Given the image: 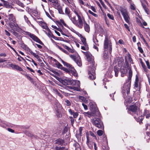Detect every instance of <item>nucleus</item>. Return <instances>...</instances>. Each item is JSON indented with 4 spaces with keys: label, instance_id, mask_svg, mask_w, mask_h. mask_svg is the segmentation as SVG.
Instances as JSON below:
<instances>
[{
    "label": "nucleus",
    "instance_id": "f257e3e1",
    "mask_svg": "<svg viewBox=\"0 0 150 150\" xmlns=\"http://www.w3.org/2000/svg\"><path fill=\"white\" fill-rule=\"evenodd\" d=\"M59 81L61 83L66 86L65 88L67 89H69L78 91H79V87L76 86V81L67 78L64 80L61 79Z\"/></svg>",
    "mask_w": 150,
    "mask_h": 150
},
{
    "label": "nucleus",
    "instance_id": "f03ea898",
    "mask_svg": "<svg viewBox=\"0 0 150 150\" xmlns=\"http://www.w3.org/2000/svg\"><path fill=\"white\" fill-rule=\"evenodd\" d=\"M73 11L78 17V20H76L75 17H72L71 15V17L69 18L74 25L79 28L81 29L83 27V19L79 15L80 12L75 10Z\"/></svg>",
    "mask_w": 150,
    "mask_h": 150
},
{
    "label": "nucleus",
    "instance_id": "7ed1b4c3",
    "mask_svg": "<svg viewBox=\"0 0 150 150\" xmlns=\"http://www.w3.org/2000/svg\"><path fill=\"white\" fill-rule=\"evenodd\" d=\"M131 85L127 84V83H124L122 89V93L123 94V98L125 99V101L124 103L126 106L127 105V104L131 103V101L127 98H125L126 92L127 95L130 93V89Z\"/></svg>",
    "mask_w": 150,
    "mask_h": 150
},
{
    "label": "nucleus",
    "instance_id": "20e7f679",
    "mask_svg": "<svg viewBox=\"0 0 150 150\" xmlns=\"http://www.w3.org/2000/svg\"><path fill=\"white\" fill-rule=\"evenodd\" d=\"M138 105H139L140 104L137 102L134 104L130 105L127 108L128 113L132 116L137 114L138 110L139 109L138 107Z\"/></svg>",
    "mask_w": 150,
    "mask_h": 150
},
{
    "label": "nucleus",
    "instance_id": "39448f33",
    "mask_svg": "<svg viewBox=\"0 0 150 150\" xmlns=\"http://www.w3.org/2000/svg\"><path fill=\"white\" fill-rule=\"evenodd\" d=\"M92 123L96 127L100 129H103L104 126L103 122L100 118H96L93 119L92 120Z\"/></svg>",
    "mask_w": 150,
    "mask_h": 150
},
{
    "label": "nucleus",
    "instance_id": "423d86ee",
    "mask_svg": "<svg viewBox=\"0 0 150 150\" xmlns=\"http://www.w3.org/2000/svg\"><path fill=\"white\" fill-rule=\"evenodd\" d=\"M88 78L91 80H93L96 78L95 69L93 66L90 67L88 69Z\"/></svg>",
    "mask_w": 150,
    "mask_h": 150
},
{
    "label": "nucleus",
    "instance_id": "0eeeda50",
    "mask_svg": "<svg viewBox=\"0 0 150 150\" xmlns=\"http://www.w3.org/2000/svg\"><path fill=\"white\" fill-rule=\"evenodd\" d=\"M25 34L29 35L34 41L38 42L40 44L44 45V44L42 42L37 36L34 34L30 33L28 32H25Z\"/></svg>",
    "mask_w": 150,
    "mask_h": 150
},
{
    "label": "nucleus",
    "instance_id": "6e6552de",
    "mask_svg": "<svg viewBox=\"0 0 150 150\" xmlns=\"http://www.w3.org/2000/svg\"><path fill=\"white\" fill-rule=\"evenodd\" d=\"M142 79L141 78H139L137 75H136V78L134 83V88H135L137 87L139 88V91L140 90L141 88V82Z\"/></svg>",
    "mask_w": 150,
    "mask_h": 150
},
{
    "label": "nucleus",
    "instance_id": "1a4fd4ad",
    "mask_svg": "<svg viewBox=\"0 0 150 150\" xmlns=\"http://www.w3.org/2000/svg\"><path fill=\"white\" fill-rule=\"evenodd\" d=\"M70 57L80 67L82 65L81 58L80 56H75L73 55H70Z\"/></svg>",
    "mask_w": 150,
    "mask_h": 150
},
{
    "label": "nucleus",
    "instance_id": "9d476101",
    "mask_svg": "<svg viewBox=\"0 0 150 150\" xmlns=\"http://www.w3.org/2000/svg\"><path fill=\"white\" fill-rule=\"evenodd\" d=\"M9 25L11 29V31L16 30L17 32L20 31V28L15 22H10L9 23Z\"/></svg>",
    "mask_w": 150,
    "mask_h": 150
},
{
    "label": "nucleus",
    "instance_id": "9b49d317",
    "mask_svg": "<svg viewBox=\"0 0 150 150\" xmlns=\"http://www.w3.org/2000/svg\"><path fill=\"white\" fill-rule=\"evenodd\" d=\"M10 67H11L13 69H16L17 70L21 71L20 73L22 74H27L25 71L23 70L20 67L17 65L11 64H9Z\"/></svg>",
    "mask_w": 150,
    "mask_h": 150
},
{
    "label": "nucleus",
    "instance_id": "f8f14e48",
    "mask_svg": "<svg viewBox=\"0 0 150 150\" xmlns=\"http://www.w3.org/2000/svg\"><path fill=\"white\" fill-rule=\"evenodd\" d=\"M127 69L125 66V64L122 65L120 67V71L121 73V76L122 77H124L127 72Z\"/></svg>",
    "mask_w": 150,
    "mask_h": 150
},
{
    "label": "nucleus",
    "instance_id": "ddd939ff",
    "mask_svg": "<svg viewBox=\"0 0 150 150\" xmlns=\"http://www.w3.org/2000/svg\"><path fill=\"white\" fill-rule=\"evenodd\" d=\"M48 2H50V5L54 8L57 7L60 5L59 0H48Z\"/></svg>",
    "mask_w": 150,
    "mask_h": 150
},
{
    "label": "nucleus",
    "instance_id": "4468645a",
    "mask_svg": "<svg viewBox=\"0 0 150 150\" xmlns=\"http://www.w3.org/2000/svg\"><path fill=\"white\" fill-rule=\"evenodd\" d=\"M132 72L131 69H129V75L128 76V78L126 81L125 83L127 84L131 85L132 78Z\"/></svg>",
    "mask_w": 150,
    "mask_h": 150
},
{
    "label": "nucleus",
    "instance_id": "2eb2a0df",
    "mask_svg": "<svg viewBox=\"0 0 150 150\" xmlns=\"http://www.w3.org/2000/svg\"><path fill=\"white\" fill-rule=\"evenodd\" d=\"M86 137L87 139V141L86 142V144L89 148L90 149H91L93 148V142H91L90 141V138L89 137V134L87 132L86 133Z\"/></svg>",
    "mask_w": 150,
    "mask_h": 150
},
{
    "label": "nucleus",
    "instance_id": "dca6fc26",
    "mask_svg": "<svg viewBox=\"0 0 150 150\" xmlns=\"http://www.w3.org/2000/svg\"><path fill=\"white\" fill-rule=\"evenodd\" d=\"M83 24H84V28L85 30L89 33L90 31V27L89 24L86 22L84 18L82 17Z\"/></svg>",
    "mask_w": 150,
    "mask_h": 150
},
{
    "label": "nucleus",
    "instance_id": "f3484780",
    "mask_svg": "<svg viewBox=\"0 0 150 150\" xmlns=\"http://www.w3.org/2000/svg\"><path fill=\"white\" fill-rule=\"evenodd\" d=\"M116 60L117 61L118 66L120 67L123 64H125L124 62V59L123 57L118 56L116 58Z\"/></svg>",
    "mask_w": 150,
    "mask_h": 150
},
{
    "label": "nucleus",
    "instance_id": "a211bd4d",
    "mask_svg": "<svg viewBox=\"0 0 150 150\" xmlns=\"http://www.w3.org/2000/svg\"><path fill=\"white\" fill-rule=\"evenodd\" d=\"M51 59H52L54 62H55V64L56 65V67L58 68L61 70L63 67V66L56 59L53 58L52 57H51Z\"/></svg>",
    "mask_w": 150,
    "mask_h": 150
},
{
    "label": "nucleus",
    "instance_id": "6ab92c4d",
    "mask_svg": "<svg viewBox=\"0 0 150 150\" xmlns=\"http://www.w3.org/2000/svg\"><path fill=\"white\" fill-rule=\"evenodd\" d=\"M80 36L81 40L82 42L83 43V44L86 47L87 49L88 50L89 47L88 45H87L86 42V38L82 35H81Z\"/></svg>",
    "mask_w": 150,
    "mask_h": 150
},
{
    "label": "nucleus",
    "instance_id": "aec40b11",
    "mask_svg": "<svg viewBox=\"0 0 150 150\" xmlns=\"http://www.w3.org/2000/svg\"><path fill=\"white\" fill-rule=\"evenodd\" d=\"M136 115H137V117H136V116L134 117V118L138 122H139L140 124H141V123H142V121L144 119V117H143L142 115L140 116L139 115L138 116L137 113Z\"/></svg>",
    "mask_w": 150,
    "mask_h": 150
},
{
    "label": "nucleus",
    "instance_id": "412c9836",
    "mask_svg": "<svg viewBox=\"0 0 150 150\" xmlns=\"http://www.w3.org/2000/svg\"><path fill=\"white\" fill-rule=\"evenodd\" d=\"M55 144L62 146L64 143V140L63 139L59 138L57 139L55 141Z\"/></svg>",
    "mask_w": 150,
    "mask_h": 150
},
{
    "label": "nucleus",
    "instance_id": "4be33fe9",
    "mask_svg": "<svg viewBox=\"0 0 150 150\" xmlns=\"http://www.w3.org/2000/svg\"><path fill=\"white\" fill-rule=\"evenodd\" d=\"M68 111L70 115H73V117L74 118H76L79 115V113L78 112H74L73 110H72L71 109H69Z\"/></svg>",
    "mask_w": 150,
    "mask_h": 150
},
{
    "label": "nucleus",
    "instance_id": "5701e85b",
    "mask_svg": "<svg viewBox=\"0 0 150 150\" xmlns=\"http://www.w3.org/2000/svg\"><path fill=\"white\" fill-rule=\"evenodd\" d=\"M142 115L144 117V116H145L146 118L149 119L150 117V111L146 109H145Z\"/></svg>",
    "mask_w": 150,
    "mask_h": 150
},
{
    "label": "nucleus",
    "instance_id": "b1692460",
    "mask_svg": "<svg viewBox=\"0 0 150 150\" xmlns=\"http://www.w3.org/2000/svg\"><path fill=\"white\" fill-rule=\"evenodd\" d=\"M83 127H80L79 129V133H76V136L78 139H80L82 135V131L83 130Z\"/></svg>",
    "mask_w": 150,
    "mask_h": 150
},
{
    "label": "nucleus",
    "instance_id": "393cba45",
    "mask_svg": "<svg viewBox=\"0 0 150 150\" xmlns=\"http://www.w3.org/2000/svg\"><path fill=\"white\" fill-rule=\"evenodd\" d=\"M60 61L63 64L64 66L67 67V68H68L69 69H70L71 68L73 67V66L71 64L64 61L61 59H60Z\"/></svg>",
    "mask_w": 150,
    "mask_h": 150
},
{
    "label": "nucleus",
    "instance_id": "a878e982",
    "mask_svg": "<svg viewBox=\"0 0 150 150\" xmlns=\"http://www.w3.org/2000/svg\"><path fill=\"white\" fill-rule=\"evenodd\" d=\"M60 61L63 64L64 66L67 67V68H68L69 69H70L71 68L73 67V66L71 64L64 61L61 59H60Z\"/></svg>",
    "mask_w": 150,
    "mask_h": 150
},
{
    "label": "nucleus",
    "instance_id": "bb28decb",
    "mask_svg": "<svg viewBox=\"0 0 150 150\" xmlns=\"http://www.w3.org/2000/svg\"><path fill=\"white\" fill-rule=\"evenodd\" d=\"M108 36H105L104 41V49H107L108 46Z\"/></svg>",
    "mask_w": 150,
    "mask_h": 150
},
{
    "label": "nucleus",
    "instance_id": "cd10ccee",
    "mask_svg": "<svg viewBox=\"0 0 150 150\" xmlns=\"http://www.w3.org/2000/svg\"><path fill=\"white\" fill-rule=\"evenodd\" d=\"M69 69L70 71V74L71 73L72 75L75 76H77V73L76 71L73 66Z\"/></svg>",
    "mask_w": 150,
    "mask_h": 150
},
{
    "label": "nucleus",
    "instance_id": "c85d7f7f",
    "mask_svg": "<svg viewBox=\"0 0 150 150\" xmlns=\"http://www.w3.org/2000/svg\"><path fill=\"white\" fill-rule=\"evenodd\" d=\"M120 70V68H119L117 65L114 67V71L115 73V76L116 77H117L118 73Z\"/></svg>",
    "mask_w": 150,
    "mask_h": 150
},
{
    "label": "nucleus",
    "instance_id": "c756f323",
    "mask_svg": "<svg viewBox=\"0 0 150 150\" xmlns=\"http://www.w3.org/2000/svg\"><path fill=\"white\" fill-rule=\"evenodd\" d=\"M65 14L67 15L69 18H70L71 17V12L68 8L67 7L65 8Z\"/></svg>",
    "mask_w": 150,
    "mask_h": 150
},
{
    "label": "nucleus",
    "instance_id": "7c9ffc66",
    "mask_svg": "<svg viewBox=\"0 0 150 150\" xmlns=\"http://www.w3.org/2000/svg\"><path fill=\"white\" fill-rule=\"evenodd\" d=\"M120 10L122 15L128 13L127 10L123 7L120 6Z\"/></svg>",
    "mask_w": 150,
    "mask_h": 150
},
{
    "label": "nucleus",
    "instance_id": "2f4dec72",
    "mask_svg": "<svg viewBox=\"0 0 150 150\" xmlns=\"http://www.w3.org/2000/svg\"><path fill=\"white\" fill-rule=\"evenodd\" d=\"M62 45L64 47L67 49L69 52L71 53H74V50L72 49L69 48V47L65 45L64 44H62Z\"/></svg>",
    "mask_w": 150,
    "mask_h": 150
},
{
    "label": "nucleus",
    "instance_id": "473e14b6",
    "mask_svg": "<svg viewBox=\"0 0 150 150\" xmlns=\"http://www.w3.org/2000/svg\"><path fill=\"white\" fill-rule=\"evenodd\" d=\"M55 8L57 9L58 10L59 13V14H64V12L63 11L62 7L60 5L59 6H58L57 7Z\"/></svg>",
    "mask_w": 150,
    "mask_h": 150
},
{
    "label": "nucleus",
    "instance_id": "72a5a7b5",
    "mask_svg": "<svg viewBox=\"0 0 150 150\" xmlns=\"http://www.w3.org/2000/svg\"><path fill=\"white\" fill-rule=\"evenodd\" d=\"M83 52L85 55L86 57L87 61L89 62L91 61L92 59V57H91V56H90L89 53L87 52Z\"/></svg>",
    "mask_w": 150,
    "mask_h": 150
},
{
    "label": "nucleus",
    "instance_id": "f704fd0d",
    "mask_svg": "<svg viewBox=\"0 0 150 150\" xmlns=\"http://www.w3.org/2000/svg\"><path fill=\"white\" fill-rule=\"evenodd\" d=\"M125 21L128 23L129 24L130 22L129 21V18L128 15V13L125 15H122Z\"/></svg>",
    "mask_w": 150,
    "mask_h": 150
},
{
    "label": "nucleus",
    "instance_id": "c9c22d12",
    "mask_svg": "<svg viewBox=\"0 0 150 150\" xmlns=\"http://www.w3.org/2000/svg\"><path fill=\"white\" fill-rule=\"evenodd\" d=\"M48 32H47L45 30H44V32L49 37V38H52V37L53 35L52 33L51 32L49 28L47 30Z\"/></svg>",
    "mask_w": 150,
    "mask_h": 150
},
{
    "label": "nucleus",
    "instance_id": "e433bc0d",
    "mask_svg": "<svg viewBox=\"0 0 150 150\" xmlns=\"http://www.w3.org/2000/svg\"><path fill=\"white\" fill-rule=\"evenodd\" d=\"M137 45L138 46V49L139 52L142 54H143V55H144V52L142 48L141 47V44L139 42L137 43Z\"/></svg>",
    "mask_w": 150,
    "mask_h": 150
},
{
    "label": "nucleus",
    "instance_id": "4c0bfd02",
    "mask_svg": "<svg viewBox=\"0 0 150 150\" xmlns=\"http://www.w3.org/2000/svg\"><path fill=\"white\" fill-rule=\"evenodd\" d=\"M28 49L29 52L32 55H33L37 59H40L39 56L38 55L35 53L33 52L30 50L29 48H28Z\"/></svg>",
    "mask_w": 150,
    "mask_h": 150
},
{
    "label": "nucleus",
    "instance_id": "58836bf2",
    "mask_svg": "<svg viewBox=\"0 0 150 150\" xmlns=\"http://www.w3.org/2000/svg\"><path fill=\"white\" fill-rule=\"evenodd\" d=\"M57 22L60 25H62L63 27V26L61 24V23H62L63 25H64L65 27L69 28L68 26L65 23L63 19L60 20V22H59V21H57Z\"/></svg>",
    "mask_w": 150,
    "mask_h": 150
},
{
    "label": "nucleus",
    "instance_id": "ea45409f",
    "mask_svg": "<svg viewBox=\"0 0 150 150\" xmlns=\"http://www.w3.org/2000/svg\"><path fill=\"white\" fill-rule=\"evenodd\" d=\"M56 46L57 48H58L59 50H60L62 52H64V53L67 54H69V53L67 51L64 50V49L63 48H62L61 47L59 46L56 44Z\"/></svg>",
    "mask_w": 150,
    "mask_h": 150
},
{
    "label": "nucleus",
    "instance_id": "a19ab883",
    "mask_svg": "<svg viewBox=\"0 0 150 150\" xmlns=\"http://www.w3.org/2000/svg\"><path fill=\"white\" fill-rule=\"evenodd\" d=\"M145 139L147 142L148 143L150 140V133L149 132H146V135H145Z\"/></svg>",
    "mask_w": 150,
    "mask_h": 150
},
{
    "label": "nucleus",
    "instance_id": "79ce46f5",
    "mask_svg": "<svg viewBox=\"0 0 150 150\" xmlns=\"http://www.w3.org/2000/svg\"><path fill=\"white\" fill-rule=\"evenodd\" d=\"M56 115L58 118L61 117H62V114L61 112L60 111L59 109H56Z\"/></svg>",
    "mask_w": 150,
    "mask_h": 150
},
{
    "label": "nucleus",
    "instance_id": "37998d69",
    "mask_svg": "<svg viewBox=\"0 0 150 150\" xmlns=\"http://www.w3.org/2000/svg\"><path fill=\"white\" fill-rule=\"evenodd\" d=\"M8 16V19L10 21H12V22H15V18L13 14H9Z\"/></svg>",
    "mask_w": 150,
    "mask_h": 150
},
{
    "label": "nucleus",
    "instance_id": "c03bdc74",
    "mask_svg": "<svg viewBox=\"0 0 150 150\" xmlns=\"http://www.w3.org/2000/svg\"><path fill=\"white\" fill-rule=\"evenodd\" d=\"M16 30L11 31V32L14 35H15L17 38L19 39L21 38V36L19 35V34L16 32Z\"/></svg>",
    "mask_w": 150,
    "mask_h": 150
},
{
    "label": "nucleus",
    "instance_id": "a18cd8bd",
    "mask_svg": "<svg viewBox=\"0 0 150 150\" xmlns=\"http://www.w3.org/2000/svg\"><path fill=\"white\" fill-rule=\"evenodd\" d=\"M40 24L42 28L45 29L46 30L49 28L45 23L41 22Z\"/></svg>",
    "mask_w": 150,
    "mask_h": 150
},
{
    "label": "nucleus",
    "instance_id": "49530a36",
    "mask_svg": "<svg viewBox=\"0 0 150 150\" xmlns=\"http://www.w3.org/2000/svg\"><path fill=\"white\" fill-rule=\"evenodd\" d=\"M20 45L21 46V47L23 48V49L25 50H27L28 47H27V46L25 45L23 42V41H21L20 43Z\"/></svg>",
    "mask_w": 150,
    "mask_h": 150
},
{
    "label": "nucleus",
    "instance_id": "de8ad7c7",
    "mask_svg": "<svg viewBox=\"0 0 150 150\" xmlns=\"http://www.w3.org/2000/svg\"><path fill=\"white\" fill-rule=\"evenodd\" d=\"M140 63L141 64L142 66V67L144 71L145 72H147L148 70L146 68V66L144 63V62L142 61L141 60L140 61Z\"/></svg>",
    "mask_w": 150,
    "mask_h": 150
},
{
    "label": "nucleus",
    "instance_id": "09e8293b",
    "mask_svg": "<svg viewBox=\"0 0 150 150\" xmlns=\"http://www.w3.org/2000/svg\"><path fill=\"white\" fill-rule=\"evenodd\" d=\"M22 74L23 75L25 76L27 79L31 82H33V79L31 77L29 76L27 74L23 73Z\"/></svg>",
    "mask_w": 150,
    "mask_h": 150
},
{
    "label": "nucleus",
    "instance_id": "8fccbe9b",
    "mask_svg": "<svg viewBox=\"0 0 150 150\" xmlns=\"http://www.w3.org/2000/svg\"><path fill=\"white\" fill-rule=\"evenodd\" d=\"M125 65L126 66V68H127L128 69H131V68H129V63L127 61V56H125Z\"/></svg>",
    "mask_w": 150,
    "mask_h": 150
},
{
    "label": "nucleus",
    "instance_id": "3c124183",
    "mask_svg": "<svg viewBox=\"0 0 150 150\" xmlns=\"http://www.w3.org/2000/svg\"><path fill=\"white\" fill-rule=\"evenodd\" d=\"M83 114L85 117H88L89 118L91 117V113L89 112H84L83 113Z\"/></svg>",
    "mask_w": 150,
    "mask_h": 150
},
{
    "label": "nucleus",
    "instance_id": "603ef678",
    "mask_svg": "<svg viewBox=\"0 0 150 150\" xmlns=\"http://www.w3.org/2000/svg\"><path fill=\"white\" fill-rule=\"evenodd\" d=\"M127 57H128V60L132 64H134L133 60L131 57L130 54L129 53L127 54Z\"/></svg>",
    "mask_w": 150,
    "mask_h": 150
},
{
    "label": "nucleus",
    "instance_id": "864d4df0",
    "mask_svg": "<svg viewBox=\"0 0 150 150\" xmlns=\"http://www.w3.org/2000/svg\"><path fill=\"white\" fill-rule=\"evenodd\" d=\"M61 70L64 71L66 73L70 74V71L69 68L67 69L66 68L63 67Z\"/></svg>",
    "mask_w": 150,
    "mask_h": 150
},
{
    "label": "nucleus",
    "instance_id": "5fc2aeb1",
    "mask_svg": "<svg viewBox=\"0 0 150 150\" xmlns=\"http://www.w3.org/2000/svg\"><path fill=\"white\" fill-rule=\"evenodd\" d=\"M108 17L110 19L112 20H114V18L113 15L112 14H111L109 13H108L107 14Z\"/></svg>",
    "mask_w": 150,
    "mask_h": 150
},
{
    "label": "nucleus",
    "instance_id": "6e6d98bb",
    "mask_svg": "<svg viewBox=\"0 0 150 150\" xmlns=\"http://www.w3.org/2000/svg\"><path fill=\"white\" fill-rule=\"evenodd\" d=\"M24 18L25 21L28 24H31L30 22L28 19V18L27 17V16L26 15L24 16Z\"/></svg>",
    "mask_w": 150,
    "mask_h": 150
},
{
    "label": "nucleus",
    "instance_id": "4d7b16f0",
    "mask_svg": "<svg viewBox=\"0 0 150 150\" xmlns=\"http://www.w3.org/2000/svg\"><path fill=\"white\" fill-rule=\"evenodd\" d=\"M140 37L141 39L143 40L144 42L145 43L146 45L148 46V44L147 42L145 40V39L144 38L143 35L142 34H141L140 35Z\"/></svg>",
    "mask_w": 150,
    "mask_h": 150
},
{
    "label": "nucleus",
    "instance_id": "13d9d810",
    "mask_svg": "<svg viewBox=\"0 0 150 150\" xmlns=\"http://www.w3.org/2000/svg\"><path fill=\"white\" fill-rule=\"evenodd\" d=\"M97 134L98 136H101L103 134V132L102 130H99L97 131Z\"/></svg>",
    "mask_w": 150,
    "mask_h": 150
},
{
    "label": "nucleus",
    "instance_id": "bf43d9fd",
    "mask_svg": "<svg viewBox=\"0 0 150 150\" xmlns=\"http://www.w3.org/2000/svg\"><path fill=\"white\" fill-rule=\"evenodd\" d=\"M141 2L142 4V7L143 8H146V5L145 4V3H146V4H147V2L146 1V3L144 1V0H141Z\"/></svg>",
    "mask_w": 150,
    "mask_h": 150
},
{
    "label": "nucleus",
    "instance_id": "052dcab7",
    "mask_svg": "<svg viewBox=\"0 0 150 150\" xmlns=\"http://www.w3.org/2000/svg\"><path fill=\"white\" fill-rule=\"evenodd\" d=\"M89 133H90V135L93 137H94L95 139L96 140L97 139L96 136L93 132L91 131H89Z\"/></svg>",
    "mask_w": 150,
    "mask_h": 150
},
{
    "label": "nucleus",
    "instance_id": "680f3d73",
    "mask_svg": "<svg viewBox=\"0 0 150 150\" xmlns=\"http://www.w3.org/2000/svg\"><path fill=\"white\" fill-rule=\"evenodd\" d=\"M66 105L67 106H70L71 105V103L68 100H66L65 101Z\"/></svg>",
    "mask_w": 150,
    "mask_h": 150
},
{
    "label": "nucleus",
    "instance_id": "e2e57ef3",
    "mask_svg": "<svg viewBox=\"0 0 150 150\" xmlns=\"http://www.w3.org/2000/svg\"><path fill=\"white\" fill-rule=\"evenodd\" d=\"M88 12L90 14H91L93 16H95V17H98V15H97V14L93 13L92 11H91L90 10H89L88 11Z\"/></svg>",
    "mask_w": 150,
    "mask_h": 150
},
{
    "label": "nucleus",
    "instance_id": "0e129e2a",
    "mask_svg": "<svg viewBox=\"0 0 150 150\" xmlns=\"http://www.w3.org/2000/svg\"><path fill=\"white\" fill-rule=\"evenodd\" d=\"M3 2L4 3V6H5L6 7H8L9 6L8 3L7 1L4 0Z\"/></svg>",
    "mask_w": 150,
    "mask_h": 150
},
{
    "label": "nucleus",
    "instance_id": "69168bd1",
    "mask_svg": "<svg viewBox=\"0 0 150 150\" xmlns=\"http://www.w3.org/2000/svg\"><path fill=\"white\" fill-rule=\"evenodd\" d=\"M61 33L63 35L65 36L68 37H69V35L67 34V31H64L63 30L62 32H61Z\"/></svg>",
    "mask_w": 150,
    "mask_h": 150
},
{
    "label": "nucleus",
    "instance_id": "338daca9",
    "mask_svg": "<svg viewBox=\"0 0 150 150\" xmlns=\"http://www.w3.org/2000/svg\"><path fill=\"white\" fill-rule=\"evenodd\" d=\"M145 62L148 69H150V65L149 60H148L146 61H145Z\"/></svg>",
    "mask_w": 150,
    "mask_h": 150
},
{
    "label": "nucleus",
    "instance_id": "774afa93",
    "mask_svg": "<svg viewBox=\"0 0 150 150\" xmlns=\"http://www.w3.org/2000/svg\"><path fill=\"white\" fill-rule=\"evenodd\" d=\"M103 57L105 59L108 58V53H104L103 54Z\"/></svg>",
    "mask_w": 150,
    "mask_h": 150
}]
</instances>
